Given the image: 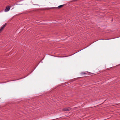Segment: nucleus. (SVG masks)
Instances as JSON below:
<instances>
[{"label":"nucleus","mask_w":120,"mask_h":120,"mask_svg":"<svg viewBox=\"0 0 120 120\" xmlns=\"http://www.w3.org/2000/svg\"><path fill=\"white\" fill-rule=\"evenodd\" d=\"M64 5H60L58 6V8H62V7L64 6Z\"/></svg>","instance_id":"3"},{"label":"nucleus","mask_w":120,"mask_h":120,"mask_svg":"<svg viewBox=\"0 0 120 120\" xmlns=\"http://www.w3.org/2000/svg\"><path fill=\"white\" fill-rule=\"evenodd\" d=\"M71 109L69 108H67V111H70Z\"/></svg>","instance_id":"5"},{"label":"nucleus","mask_w":120,"mask_h":120,"mask_svg":"<svg viewBox=\"0 0 120 120\" xmlns=\"http://www.w3.org/2000/svg\"><path fill=\"white\" fill-rule=\"evenodd\" d=\"M10 9V7H6V8L5 9V12H7Z\"/></svg>","instance_id":"2"},{"label":"nucleus","mask_w":120,"mask_h":120,"mask_svg":"<svg viewBox=\"0 0 120 120\" xmlns=\"http://www.w3.org/2000/svg\"><path fill=\"white\" fill-rule=\"evenodd\" d=\"M81 74H86V73H84V72H81Z\"/></svg>","instance_id":"6"},{"label":"nucleus","mask_w":120,"mask_h":120,"mask_svg":"<svg viewBox=\"0 0 120 120\" xmlns=\"http://www.w3.org/2000/svg\"><path fill=\"white\" fill-rule=\"evenodd\" d=\"M63 111H67V108H65L63 109Z\"/></svg>","instance_id":"4"},{"label":"nucleus","mask_w":120,"mask_h":120,"mask_svg":"<svg viewBox=\"0 0 120 120\" xmlns=\"http://www.w3.org/2000/svg\"><path fill=\"white\" fill-rule=\"evenodd\" d=\"M7 25V23H5V25H4L0 29V33L4 29L5 27Z\"/></svg>","instance_id":"1"}]
</instances>
